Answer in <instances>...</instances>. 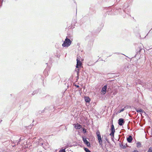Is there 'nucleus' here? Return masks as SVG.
<instances>
[{
  "label": "nucleus",
  "instance_id": "nucleus-10",
  "mask_svg": "<svg viewBox=\"0 0 152 152\" xmlns=\"http://www.w3.org/2000/svg\"><path fill=\"white\" fill-rule=\"evenodd\" d=\"M84 99L85 101L87 102H89L90 101V99L88 97L86 96Z\"/></svg>",
  "mask_w": 152,
  "mask_h": 152
},
{
  "label": "nucleus",
  "instance_id": "nucleus-15",
  "mask_svg": "<svg viewBox=\"0 0 152 152\" xmlns=\"http://www.w3.org/2000/svg\"><path fill=\"white\" fill-rule=\"evenodd\" d=\"M124 108L123 109H121V110H120L119 111H118V113H121V112L123 111H124Z\"/></svg>",
  "mask_w": 152,
  "mask_h": 152
},
{
  "label": "nucleus",
  "instance_id": "nucleus-6",
  "mask_svg": "<svg viewBox=\"0 0 152 152\" xmlns=\"http://www.w3.org/2000/svg\"><path fill=\"white\" fill-rule=\"evenodd\" d=\"M118 121V124L120 126H122L123 124L124 123V119L122 118H120Z\"/></svg>",
  "mask_w": 152,
  "mask_h": 152
},
{
  "label": "nucleus",
  "instance_id": "nucleus-7",
  "mask_svg": "<svg viewBox=\"0 0 152 152\" xmlns=\"http://www.w3.org/2000/svg\"><path fill=\"white\" fill-rule=\"evenodd\" d=\"M107 88V85H105L102 88L101 92H102L103 94H105L106 91V89Z\"/></svg>",
  "mask_w": 152,
  "mask_h": 152
},
{
  "label": "nucleus",
  "instance_id": "nucleus-17",
  "mask_svg": "<svg viewBox=\"0 0 152 152\" xmlns=\"http://www.w3.org/2000/svg\"><path fill=\"white\" fill-rule=\"evenodd\" d=\"M133 152H139V151L137 150H134Z\"/></svg>",
  "mask_w": 152,
  "mask_h": 152
},
{
  "label": "nucleus",
  "instance_id": "nucleus-9",
  "mask_svg": "<svg viewBox=\"0 0 152 152\" xmlns=\"http://www.w3.org/2000/svg\"><path fill=\"white\" fill-rule=\"evenodd\" d=\"M133 139L131 136L130 135L129 137L127 138V140L129 142H131L132 141Z\"/></svg>",
  "mask_w": 152,
  "mask_h": 152
},
{
  "label": "nucleus",
  "instance_id": "nucleus-4",
  "mask_svg": "<svg viewBox=\"0 0 152 152\" xmlns=\"http://www.w3.org/2000/svg\"><path fill=\"white\" fill-rule=\"evenodd\" d=\"M83 139L84 143L87 145L88 147H90L91 146L90 143L88 141L89 139L84 137H83Z\"/></svg>",
  "mask_w": 152,
  "mask_h": 152
},
{
  "label": "nucleus",
  "instance_id": "nucleus-19",
  "mask_svg": "<svg viewBox=\"0 0 152 152\" xmlns=\"http://www.w3.org/2000/svg\"><path fill=\"white\" fill-rule=\"evenodd\" d=\"M83 131H85V132H86V130L85 129H83Z\"/></svg>",
  "mask_w": 152,
  "mask_h": 152
},
{
  "label": "nucleus",
  "instance_id": "nucleus-13",
  "mask_svg": "<svg viewBox=\"0 0 152 152\" xmlns=\"http://www.w3.org/2000/svg\"><path fill=\"white\" fill-rule=\"evenodd\" d=\"M85 150L86 152H91V151L87 148H86Z\"/></svg>",
  "mask_w": 152,
  "mask_h": 152
},
{
  "label": "nucleus",
  "instance_id": "nucleus-5",
  "mask_svg": "<svg viewBox=\"0 0 152 152\" xmlns=\"http://www.w3.org/2000/svg\"><path fill=\"white\" fill-rule=\"evenodd\" d=\"M111 132L110 134V135L112 136L113 137L114 136V133L115 132V128L114 125L112 124L111 126Z\"/></svg>",
  "mask_w": 152,
  "mask_h": 152
},
{
  "label": "nucleus",
  "instance_id": "nucleus-2",
  "mask_svg": "<svg viewBox=\"0 0 152 152\" xmlns=\"http://www.w3.org/2000/svg\"><path fill=\"white\" fill-rule=\"evenodd\" d=\"M71 43V41L66 37L62 44V46L64 47H68L70 46Z\"/></svg>",
  "mask_w": 152,
  "mask_h": 152
},
{
  "label": "nucleus",
  "instance_id": "nucleus-16",
  "mask_svg": "<svg viewBox=\"0 0 152 152\" xmlns=\"http://www.w3.org/2000/svg\"><path fill=\"white\" fill-rule=\"evenodd\" d=\"M59 152H66L65 149L60 150Z\"/></svg>",
  "mask_w": 152,
  "mask_h": 152
},
{
  "label": "nucleus",
  "instance_id": "nucleus-3",
  "mask_svg": "<svg viewBox=\"0 0 152 152\" xmlns=\"http://www.w3.org/2000/svg\"><path fill=\"white\" fill-rule=\"evenodd\" d=\"M96 133L97 137V139L99 144V145H102V141L100 132L99 131H98L96 132Z\"/></svg>",
  "mask_w": 152,
  "mask_h": 152
},
{
  "label": "nucleus",
  "instance_id": "nucleus-8",
  "mask_svg": "<svg viewBox=\"0 0 152 152\" xmlns=\"http://www.w3.org/2000/svg\"><path fill=\"white\" fill-rule=\"evenodd\" d=\"M75 128L76 129H80L82 128V126L78 123L76 124H74Z\"/></svg>",
  "mask_w": 152,
  "mask_h": 152
},
{
  "label": "nucleus",
  "instance_id": "nucleus-14",
  "mask_svg": "<svg viewBox=\"0 0 152 152\" xmlns=\"http://www.w3.org/2000/svg\"><path fill=\"white\" fill-rule=\"evenodd\" d=\"M147 152H152V148H149Z\"/></svg>",
  "mask_w": 152,
  "mask_h": 152
},
{
  "label": "nucleus",
  "instance_id": "nucleus-18",
  "mask_svg": "<svg viewBox=\"0 0 152 152\" xmlns=\"http://www.w3.org/2000/svg\"><path fill=\"white\" fill-rule=\"evenodd\" d=\"M75 86L77 88H78L79 87V86H78V85H75Z\"/></svg>",
  "mask_w": 152,
  "mask_h": 152
},
{
  "label": "nucleus",
  "instance_id": "nucleus-1",
  "mask_svg": "<svg viewBox=\"0 0 152 152\" xmlns=\"http://www.w3.org/2000/svg\"><path fill=\"white\" fill-rule=\"evenodd\" d=\"M82 65V63L80 60V59L78 57H77V64L76 66V68L77 69H75L76 71H77V75H78L79 72V71L80 70V68L81 67Z\"/></svg>",
  "mask_w": 152,
  "mask_h": 152
},
{
  "label": "nucleus",
  "instance_id": "nucleus-12",
  "mask_svg": "<svg viewBox=\"0 0 152 152\" xmlns=\"http://www.w3.org/2000/svg\"><path fill=\"white\" fill-rule=\"evenodd\" d=\"M141 143L139 142H138L137 143V146L138 148H139L141 147Z\"/></svg>",
  "mask_w": 152,
  "mask_h": 152
},
{
  "label": "nucleus",
  "instance_id": "nucleus-11",
  "mask_svg": "<svg viewBox=\"0 0 152 152\" xmlns=\"http://www.w3.org/2000/svg\"><path fill=\"white\" fill-rule=\"evenodd\" d=\"M136 110L137 113H142L143 111V110L141 109L137 110Z\"/></svg>",
  "mask_w": 152,
  "mask_h": 152
}]
</instances>
